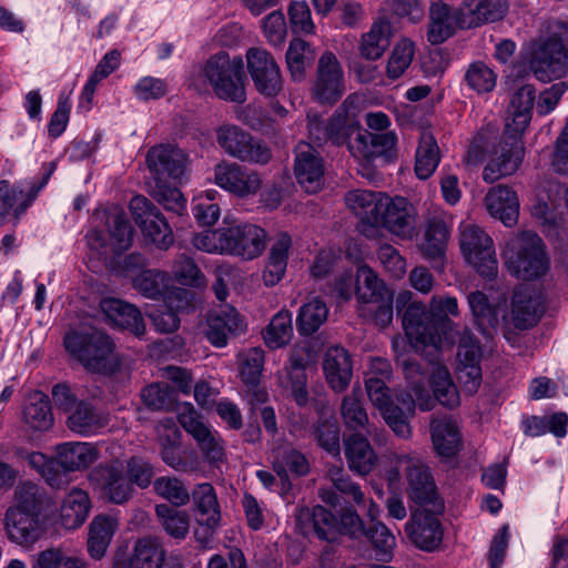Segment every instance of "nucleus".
<instances>
[{
	"instance_id": "412c9836",
	"label": "nucleus",
	"mask_w": 568,
	"mask_h": 568,
	"mask_svg": "<svg viewBox=\"0 0 568 568\" xmlns=\"http://www.w3.org/2000/svg\"><path fill=\"white\" fill-rule=\"evenodd\" d=\"M324 160L307 142H300L295 149L294 173L301 187L310 194L324 185Z\"/></svg>"
},
{
	"instance_id": "9d476101",
	"label": "nucleus",
	"mask_w": 568,
	"mask_h": 568,
	"mask_svg": "<svg viewBox=\"0 0 568 568\" xmlns=\"http://www.w3.org/2000/svg\"><path fill=\"white\" fill-rule=\"evenodd\" d=\"M131 215L145 239L158 248L168 250L174 243L170 224L159 207L144 195H135L130 201Z\"/></svg>"
},
{
	"instance_id": "b1692460",
	"label": "nucleus",
	"mask_w": 568,
	"mask_h": 568,
	"mask_svg": "<svg viewBox=\"0 0 568 568\" xmlns=\"http://www.w3.org/2000/svg\"><path fill=\"white\" fill-rule=\"evenodd\" d=\"M440 513H432L423 508L414 513L405 525V531L413 544L424 550H434L443 539L442 524L437 517Z\"/></svg>"
},
{
	"instance_id": "f3484780",
	"label": "nucleus",
	"mask_w": 568,
	"mask_h": 568,
	"mask_svg": "<svg viewBox=\"0 0 568 568\" xmlns=\"http://www.w3.org/2000/svg\"><path fill=\"white\" fill-rule=\"evenodd\" d=\"M246 64L251 79L258 93L275 97L283 88L280 68L270 52L251 48L246 52Z\"/></svg>"
},
{
	"instance_id": "6e6552de",
	"label": "nucleus",
	"mask_w": 568,
	"mask_h": 568,
	"mask_svg": "<svg viewBox=\"0 0 568 568\" xmlns=\"http://www.w3.org/2000/svg\"><path fill=\"white\" fill-rule=\"evenodd\" d=\"M402 473L406 477L408 496L415 504L432 513H443L444 501L429 468L420 459L400 456L396 467L389 471V478L397 479Z\"/></svg>"
},
{
	"instance_id": "8fccbe9b",
	"label": "nucleus",
	"mask_w": 568,
	"mask_h": 568,
	"mask_svg": "<svg viewBox=\"0 0 568 568\" xmlns=\"http://www.w3.org/2000/svg\"><path fill=\"white\" fill-rule=\"evenodd\" d=\"M165 556L166 550L160 539L145 536L135 541L130 558L133 560L135 568H161Z\"/></svg>"
},
{
	"instance_id": "c9c22d12",
	"label": "nucleus",
	"mask_w": 568,
	"mask_h": 568,
	"mask_svg": "<svg viewBox=\"0 0 568 568\" xmlns=\"http://www.w3.org/2000/svg\"><path fill=\"white\" fill-rule=\"evenodd\" d=\"M385 193L368 190L349 191L345 196L346 205L364 223L375 226L381 221V210Z\"/></svg>"
},
{
	"instance_id": "7ed1b4c3",
	"label": "nucleus",
	"mask_w": 568,
	"mask_h": 568,
	"mask_svg": "<svg viewBox=\"0 0 568 568\" xmlns=\"http://www.w3.org/2000/svg\"><path fill=\"white\" fill-rule=\"evenodd\" d=\"M63 343L70 355L89 372L110 376L121 368V362L114 356V343L102 331H72L65 335Z\"/></svg>"
},
{
	"instance_id": "603ef678",
	"label": "nucleus",
	"mask_w": 568,
	"mask_h": 568,
	"mask_svg": "<svg viewBox=\"0 0 568 568\" xmlns=\"http://www.w3.org/2000/svg\"><path fill=\"white\" fill-rule=\"evenodd\" d=\"M285 58L293 80L302 81L306 77V69L313 65L316 52L308 42L302 39H293L290 42Z\"/></svg>"
},
{
	"instance_id": "ddd939ff",
	"label": "nucleus",
	"mask_w": 568,
	"mask_h": 568,
	"mask_svg": "<svg viewBox=\"0 0 568 568\" xmlns=\"http://www.w3.org/2000/svg\"><path fill=\"white\" fill-rule=\"evenodd\" d=\"M460 250L466 261L486 278L497 274L493 240L478 226L466 227L460 236Z\"/></svg>"
},
{
	"instance_id": "79ce46f5",
	"label": "nucleus",
	"mask_w": 568,
	"mask_h": 568,
	"mask_svg": "<svg viewBox=\"0 0 568 568\" xmlns=\"http://www.w3.org/2000/svg\"><path fill=\"white\" fill-rule=\"evenodd\" d=\"M307 365L308 355L303 349H294L291 352L285 366L291 383L292 396L295 403L301 407L306 406L310 399L305 372Z\"/></svg>"
},
{
	"instance_id": "20e7f679",
	"label": "nucleus",
	"mask_w": 568,
	"mask_h": 568,
	"mask_svg": "<svg viewBox=\"0 0 568 568\" xmlns=\"http://www.w3.org/2000/svg\"><path fill=\"white\" fill-rule=\"evenodd\" d=\"M568 26L560 20L548 22L547 36L534 42L529 68L541 82H550L561 77L568 68Z\"/></svg>"
},
{
	"instance_id": "052dcab7",
	"label": "nucleus",
	"mask_w": 568,
	"mask_h": 568,
	"mask_svg": "<svg viewBox=\"0 0 568 568\" xmlns=\"http://www.w3.org/2000/svg\"><path fill=\"white\" fill-rule=\"evenodd\" d=\"M143 403L151 410H173L178 403V393L168 383H154L142 389Z\"/></svg>"
},
{
	"instance_id": "c756f323",
	"label": "nucleus",
	"mask_w": 568,
	"mask_h": 568,
	"mask_svg": "<svg viewBox=\"0 0 568 568\" xmlns=\"http://www.w3.org/2000/svg\"><path fill=\"white\" fill-rule=\"evenodd\" d=\"M460 22L474 29L501 20L508 11V0H463Z\"/></svg>"
},
{
	"instance_id": "5fc2aeb1",
	"label": "nucleus",
	"mask_w": 568,
	"mask_h": 568,
	"mask_svg": "<svg viewBox=\"0 0 568 568\" xmlns=\"http://www.w3.org/2000/svg\"><path fill=\"white\" fill-rule=\"evenodd\" d=\"M440 160L439 148L432 133L424 132L415 156V173L418 179L426 180L433 175Z\"/></svg>"
},
{
	"instance_id": "423d86ee",
	"label": "nucleus",
	"mask_w": 568,
	"mask_h": 568,
	"mask_svg": "<svg viewBox=\"0 0 568 568\" xmlns=\"http://www.w3.org/2000/svg\"><path fill=\"white\" fill-rule=\"evenodd\" d=\"M202 73L219 99L239 104L246 101L241 57L231 59L226 52H217L207 59Z\"/></svg>"
},
{
	"instance_id": "2eb2a0df",
	"label": "nucleus",
	"mask_w": 568,
	"mask_h": 568,
	"mask_svg": "<svg viewBox=\"0 0 568 568\" xmlns=\"http://www.w3.org/2000/svg\"><path fill=\"white\" fill-rule=\"evenodd\" d=\"M345 91L344 73L337 57L325 51L318 59L312 95L321 104H334Z\"/></svg>"
},
{
	"instance_id": "2f4dec72",
	"label": "nucleus",
	"mask_w": 568,
	"mask_h": 568,
	"mask_svg": "<svg viewBox=\"0 0 568 568\" xmlns=\"http://www.w3.org/2000/svg\"><path fill=\"white\" fill-rule=\"evenodd\" d=\"M434 449L442 458L455 457L462 447L459 427L452 417H434L429 425Z\"/></svg>"
},
{
	"instance_id": "a878e982",
	"label": "nucleus",
	"mask_w": 568,
	"mask_h": 568,
	"mask_svg": "<svg viewBox=\"0 0 568 568\" xmlns=\"http://www.w3.org/2000/svg\"><path fill=\"white\" fill-rule=\"evenodd\" d=\"M244 328L241 314L233 306L225 304L209 314L205 336L212 345L223 347L230 336L241 334Z\"/></svg>"
},
{
	"instance_id": "13d9d810",
	"label": "nucleus",
	"mask_w": 568,
	"mask_h": 568,
	"mask_svg": "<svg viewBox=\"0 0 568 568\" xmlns=\"http://www.w3.org/2000/svg\"><path fill=\"white\" fill-rule=\"evenodd\" d=\"M262 334L266 346L271 349H277L287 345L293 336L291 312L286 310L277 312Z\"/></svg>"
},
{
	"instance_id": "cd10ccee",
	"label": "nucleus",
	"mask_w": 568,
	"mask_h": 568,
	"mask_svg": "<svg viewBox=\"0 0 568 568\" xmlns=\"http://www.w3.org/2000/svg\"><path fill=\"white\" fill-rule=\"evenodd\" d=\"M39 516L20 509H7L4 525L9 539L18 545H32L38 541L44 534Z\"/></svg>"
},
{
	"instance_id": "680f3d73",
	"label": "nucleus",
	"mask_w": 568,
	"mask_h": 568,
	"mask_svg": "<svg viewBox=\"0 0 568 568\" xmlns=\"http://www.w3.org/2000/svg\"><path fill=\"white\" fill-rule=\"evenodd\" d=\"M362 390L353 387L352 393L346 395L341 404V414L345 426L352 430L364 429L368 424V416L363 407Z\"/></svg>"
},
{
	"instance_id": "6ab92c4d",
	"label": "nucleus",
	"mask_w": 568,
	"mask_h": 568,
	"mask_svg": "<svg viewBox=\"0 0 568 568\" xmlns=\"http://www.w3.org/2000/svg\"><path fill=\"white\" fill-rule=\"evenodd\" d=\"M214 182L240 197L254 195L262 186V178L257 172L227 161H222L214 166Z\"/></svg>"
},
{
	"instance_id": "1a4fd4ad",
	"label": "nucleus",
	"mask_w": 568,
	"mask_h": 568,
	"mask_svg": "<svg viewBox=\"0 0 568 568\" xmlns=\"http://www.w3.org/2000/svg\"><path fill=\"white\" fill-rule=\"evenodd\" d=\"M216 141L225 153L242 162L266 164L272 158V151L260 139L235 124H225L216 130Z\"/></svg>"
},
{
	"instance_id": "c03bdc74",
	"label": "nucleus",
	"mask_w": 568,
	"mask_h": 568,
	"mask_svg": "<svg viewBox=\"0 0 568 568\" xmlns=\"http://www.w3.org/2000/svg\"><path fill=\"white\" fill-rule=\"evenodd\" d=\"M392 23L386 19L375 21L371 30L362 36L359 52L366 60H377L390 45Z\"/></svg>"
},
{
	"instance_id": "4be33fe9",
	"label": "nucleus",
	"mask_w": 568,
	"mask_h": 568,
	"mask_svg": "<svg viewBox=\"0 0 568 568\" xmlns=\"http://www.w3.org/2000/svg\"><path fill=\"white\" fill-rule=\"evenodd\" d=\"M337 517L321 505L301 508L295 517L296 528L304 537L316 536L327 542L339 537Z\"/></svg>"
},
{
	"instance_id": "e2e57ef3",
	"label": "nucleus",
	"mask_w": 568,
	"mask_h": 568,
	"mask_svg": "<svg viewBox=\"0 0 568 568\" xmlns=\"http://www.w3.org/2000/svg\"><path fill=\"white\" fill-rule=\"evenodd\" d=\"M153 489L158 496L168 500L170 506L180 508L191 500V494L184 483L170 476H162L153 481Z\"/></svg>"
},
{
	"instance_id": "aec40b11",
	"label": "nucleus",
	"mask_w": 568,
	"mask_h": 568,
	"mask_svg": "<svg viewBox=\"0 0 568 568\" xmlns=\"http://www.w3.org/2000/svg\"><path fill=\"white\" fill-rule=\"evenodd\" d=\"M396 144L397 138L394 132L372 133L363 129L349 144V152L363 161L379 159L383 163H389L397 159Z\"/></svg>"
},
{
	"instance_id": "bf43d9fd",
	"label": "nucleus",
	"mask_w": 568,
	"mask_h": 568,
	"mask_svg": "<svg viewBox=\"0 0 568 568\" xmlns=\"http://www.w3.org/2000/svg\"><path fill=\"white\" fill-rule=\"evenodd\" d=\"M364 538L371 542L377 560H392L396 538L385 524L382 521L369 523Z\"/></svg>"
},
{
	"instance_id": "e433bc0d",
	"label": "nucleus",
	"mask_w": 568,
	"mask_h": 568,
	"mask_svg": "<svg viewBox=\"0 0 568 568\" xmlns=\"http://www.w3.org/2000/svg\"><path fill=\"white\" fill-rule=\"evenodd\" d=\"M291 247V235L287 232H280L271 245L267 262L262 275L266 286L276 285L285 275Z\"/></svg>"
},
{
	"instance_id": "0e129e2a",
	"label": "nucleus",
	"mask_w": 568,
	"mask_h": 568,
	"mask_svg": "<svg viewBox=\"0 0 568 568\" xmlns=\"http://www.w3.org/2000/svg\"><path fill=\"white\" fill-rule=\"evenodd\" d=\"M169 283L170 276L158 270H143L133 278V287L153 300L164 296Z\"/></svg>"
},
{
	"instance_id": "58836bf2",
	"label": "nucleus",
	"mask_w": 568,
	"mask_h": 568,
	"mask_svg": "<svg viewBox=\"0 0 568 568\" xmlns=\"http://www.w3.org/2000/svg\"><path fill=\"white\" fill-rule=\"evenodd\" d=\"M22 417L24 424L32 430L45 432L53 426V414L48 395L36 390L26 399Z\"/></svg>"
},
{
	"instance_id": "864d4df0",
	"label": "nucleus",
	"mask_w": 568,
	"mask_h": 568,
	"mask_svg": "<svg viewBox=\"0 0 568 568\" xmlns=\"http://www.w3.org/2000/svg\"><path fill=\"white\" fill-rule=\"evenodd\" d=\"M403 373L412 392L417 397L418 408L427 412L434 408V399L425 388L427 372L420 363L413 358L402 362Z\"/></svg>"
},
{
	"instance_id": "338daca9",
	"label": "nucleus",
	"mask_w": 568,
	"mask_h": 568,
	"mask_svg": "<svg viewBox=\"0 0 568 568\" xmlns=\"http://www.w3.org/2000/svg\"><path fill=\"white\" fill-rule=\"evenodd\" d=\"M17 505L9 509H20L21 511L40 515L44 494L42 489L32 481H23L16 488Z\"/></svg>"
},
{
	"instance_id": "49530a36",
	"label": "nucleus",
	"mask_w": 568,
	"mask_h": 568,
	"mask_svg": "<svg viewBox=\"0 0 568 568\" xmlns=\"http://www.w3.org/2000/svg\"><path fill=\"white\" fill-rule=\"evenodd\" d=\"M429 384L435 402L452 409L460 404V397L456 385L454 384L448 368L444 365L433 366Z\"/></svg>"
},
{
	"instance_id": "dca6fc26",
	"label": "nucleus",
	"mask_w": 568,
	"mask_h": 568,
	"mask_svg": "<svg viewBox=\"0 0 568 568\" xmlns=\"http://www.w3.org/2000/svg\"><path fill=\"white\" fill-rule=\"evenodd\" d=\"M153 183L168 182V179L181 182L187 165L185 152L173 144H159L150 148L145 156Z\"/></svg>"
},
{
	"instance_id": "72a5a7b5",
	"label": "nucleus",
	"mask_w": 568,
	"mask_h": 568,
	"mask_svg": "<svg viewBox=\"0 0 568 568\" xmlns=\"http://www.w3.org/2000/svg\"><path fill=\"white\" fill-rule=\"evenodd\" d=\"M539 300L527 286L517 287L511 297V322L517 329L524 331L535 326L541 317Z\"/></svg>"
},
{
	"instance_id": "4d7b16f0",
	"label": "nucleus",
	"mask_w": 568,
	"mask_h": 568,
	"mask_svg": "<svg viewBox=\"0 0 568 568\" xmlns=\"http://www.w3.org/2000/svg\"><path fill=\"white\" fill-rule=\"evenodd\" d=\"M328 307L318 297L303 304L296 318V328L300 335L310 336L326 322Z\"/></svg>"
},
{
	"instance_id": "bb28decb",
	"label": "nucleus",
	"mask_w": 568,
	"mask_h": 568,
	"mask_svg": "<svg viewBox=\"0 0 568 568\" xmlns=\"http://www.w3.org/2000/svg\"><path fill=\"white\" fill-rule=\"evenodd\" d=\"M381 212V221L375 226H383L390 233L403 239L410 237L414 232L413 207L405 197L392 199L386 195Z\"/></svg>"
},
{
	"instance_id": "4c0bfd02",
	"label": "nucleus",
	"mask_w": 568,
	"mask_h": 568,
	"mask_svg": "<svg viewBox=\"0 0 568 568\" xmlns=\"http://www.w3.org/2000/svg\"><path fill=\"white\" fill-rule=\"evenodd\" d=\"M101 308L114 325L129 329L135 335L145 332L141 312L132 304L118 298H104Z\"/></svg>"
},
{
	"instance_id": "a211bd4d",
	"label": "nucleus",
	"mask_w": 568,
	"mask_h": 568,
	"mask_svg": "<svg viewBox=\"0 0 568 568\" xmlns=\"http://www.w3.org/2000/svg\"><path fill=\"white\" fill-rule=\"evenodd\" d=\"M89 483L100 497L112 504H123L133 494V487L128 481L120 466L98 465L89 474Z\"/></svg>"
},
{
	"instance_id": "f03ea898",
	"label": "nucleus",
	"mask_w": 568,
	"mask_h": 568,
	"mask_svg": "<svg viewBox=\"0 0 568 568\" xmlns=\"http://www.w3.org/2000/svg\"><path fill=\"white\" fill-rule=\"evenodd\" d=\"M395 305L402 317L404 332L414 348H439L444 341L456 343L455 323L449 318V315L459 314L455 297L434 295L429 308H426L424 303L413 301L410 291H402L396 296Z\"/></svg>"
},
{
	"instance_id": "69168bd1",
	"label": "nucleus",
	"mask_w": 568,
	"mask_h": 568,
	"mask_svg": "<svg viewBox=\"0 0 568 568\" xmlns=\"http://www.w3.org/2000/svg\"><path fill=\"white\" fill-rule=\"evenodd\" d=\"M150 195L166 211L183 215L186 210V200L176 186L169 182L150 183Z\"/></svg>"
},
{
	"instance_id": "ea45409f",
	"label": "nucleus",
	"mask_w": 568,
	"mask_h": 568,
	"mask_svg": "<svg viewBox=\"0 0 568 568\" xmlns=\"http://www.w3.org/2000/svg\"><path fill=\"white\" fill-rule=\"evenodd\" d=\"M97 458L94 449L88 443H65L58 447L55 467L61 474L87 468Z\"/></svg>"
},
{
	"instance_id": "f704fd0d",
	"label": "nucleus",
	"mask_w": 568,
	"mask_h": 568,
	"mask_svg": "<svg viewBox=\"0 0 568 568\" xmlns=\"http://www.w3.org/2000/svg\"><path fill=\"white\" fill-rule=\"evenodd\" d=\"M344 452L349 469L358 475L369 474L377 463L376 453L362 434L348 436L344 440Z\"/></svg>"
},
{
	"instance_id": "f257e3e1",
	"label": "nucleus",
	"mask_w": 568,
	"mask_h": 568,
	"mask_svg": "<svg viewBox=\"0 0 568 568\" xmlns=\"http://www.w3.org/2000/svg\"><path fill=\"white\" fill-rule=\"evenodd\" d=\"M536 99V89L530 84L519 88L513 95L508 113L511 122L506 123L503 135L488 150V136L478 133L471 141L467 156L469 162H479L489 154V162L484 168L483 179L487 183L514 174L524 159L521 134L531 120V111Z\"/></svg>"
},
{
	"instance_id": "9b49d317",
	"label": "nucleus",
	"mask_w": 568,
	"mask_h": 568,
	"mask_svg": "<svg viewBox=\"0 0 568 568\" xmlns=\"http://www.w3.org/2000/svg\"><path fill=\"white\" fill-rule=\"evenodd\" d=\"M131 215L145 239L158 248L168 250L174 243L170 224L159 207L144 195H135L130 201Z\"/></svg>"
},
{
	"instance_id": "0eeeda50",
	"label": "nucleus",
	"mask_w": 568,
	"mask_h": 568,
	"mask_svg": "<svg viewBox=\"0 0 568 568\" xmlns=\"http://www.w3.org/2000/svg\"><path fill=\"white\" fill-rule=\"evenodd\" d=\"M52 399L58 409L67 415L65 425L74 434L91 436L108 424L105 415L92 402L78 399L65 383L52 387Z\"/></svg>"
},
{
	"instance_id": "f8f14e48",
	"label": "nucleus",
	"mask_w": 568,
	"mask_h": 568,
	"mask_svg": "<svg viewBox=\"0 0 568 568\" xmlns=\"http://www.w3.org/2000/svg\"><path fill=\"white\" fill-rule=\"evenodd\" d=\"M131 215L145 239L158 248L168 250L174 243L170 224L159 207L144 195H135L130 201Z\"/></svg>"
},
{
	"instance_id": "39448f33",
	"label": "nucleus",
	"mask_w": 568,
	"mask_h": 568,
	"mask_svg": "<svg viewBox=\"0 0 568 568\" xmlns=\"http://www.w3.org/2000/svg\"><path fill=\"white\" fill-rule=\"evenodd\" d=\"M504 256L510 273L524 281L541 277L549 267L544 242L531 231H524L511 240Z\"/></svg>"
},
{
	"instance_id": "393cba45",
	"label": "nucleus",
	"mask_w": 568,
	"mask_h": 568,
	"mask_svg": "<svg viewBox=\"0 0 568 568\" xmlns=\"http://www.w3.org/2000/svg\"><path fill=\"white\" fill-rule=\"evenodd\" d=\"M460 12H463L460 6L453 9L442 0L433 1L429 7L428 42L433 45L442 44L455 34L456 29H469L462 26Z\"/></svg>"
},
{
	"instance_id": "c85d7f7f",
	"label": "nucleus",
	"mask_w": 568,
	"mask_h": 568,
	"mask_svg": "<svg viewBox=\"0 0 568 568\" xmlns=\"http://www.w3.org/2000/svg\"><path fill=\"white\" fill-rule=\"evenodd\" d=\"M272 469L280 477L283 488H290V475L306 476L310 473V463L301 450L291 444H283L272 452Z\"/></svg>"
},
{
	"instance_id": "a18cd8bd",
	"label": "nucleus",
	"mask_w": 568,
	"mask_h": 568,
	"mask_svg": "<svg viewBox=\"0 0 568 568\" xmlns=\"http://www.w3.org/2000/svg\"><path fill=\"white\" fill-rule=\"evenodd\" d=\"M118 528L115 518L105 515H99L90 524L88 551L93 559H101L113 538Z\"/></svg>"
},
{
	"instance_id": "774afa93",
	"label": "nucleus",
	"mask_w": 568,
	"mask_h": 568,
	"mask_svg": "<svg viewBox=\"0 0 568 568\" xmlns=\"http://www.w3.org/2000/svg\"><path fill=\"white\" fill-rule=\"evenodd\" d=\"M33 568H88L83 560L69 556L61 548H48L40 551L33 561Z\"/></svg>"
},
{
	"instance_id": "6e6d98bb",
	"label": "nucleus",
	"mask_w": 568,
	"mask_h": 568,
	"mask_svg": "<svg viewBox=\"0 0 568 568\" xmlns=\"http://www.w3.org/2000/svg\"><path fill=\"white\" fill-rule=\"evenodd\" d=\"M468 303L477 328L484 336H491L498 325V312L490 305L489 300L483 292L476 291L468 295Z\"/></svg>"
},
{
	"instance_id": "3c124183",
	"label": "nucleus",
	"mask_w": 568,
	"mask_h": 568,
	"mask_svg": "<svg viewBox=\"0 0 568 568\" xmlns=\"http://www.w3.org/2000/svg\"><path fill=\"white\" fill-rule=\"evenodd\" d=\"M390 291L368 266H359L355 275V295L358 302L375 304L376 301L387 297Z\"/></svg>"
},
{
	"instance_id": "473e14b6",
	"label": "nucleus",
	"mask_w": 568,
	"mask_h": 568,
	"mask_svg": "<svg viewBox=\"0 0 568 568\" xmlns=\"http://www.w3.org/2000/svg\"><path fill=\"white\" fill-rule=\"evenodd\" d=\"M485 205L491 216L510 227L517 223L519 201L515 191L506 185L491 187L485 196Z\"/></svg>"
},
{
	"instance_id": "09e8293b",
	"label": "nucleus",
	"mask_w": 568,
	"mask_h": 568,
	"mask_svg": "<svg viewBox=\"0 0 568 568\" xmlns=\"http://www.w3.org/2000/svg\"><path fill=\"white\" fill-rule=\"evenodd\" d=\"M190 494L193 500L194 510L201 515V518H204L210 527H219L221 521V511L216 493L212 484H197Z\"/></svg>"
},
{
	"instance_id": "5701e85b",
	"label": "nucleus",
	"mask_w": 568,
	"mask_h": 568,
	"mask_svg": "<svg viewBox=\"0 0 568 568\" xmlns=\"http://www.w3.org/2000/svg\"><path fill=\"white\" fill-rule=\"evenodd\" d=\"M358 99L356 95H348L344 102L328 118L329 142L333 145L341 146L354 142L353 135L357 136L363 131L357 119Z\"/></svg>"
},
{
	"instance_id": "7c9ffc66",
	"label": "nucleus",
	"mask_w": 568,
	"mask_h": 568,
	"mask_svg": "<svg viewBox=\"0 0 568 568\" xmlns=\"http://www.w3.org/2000/svg\"><path fill=\"white\" fill-rule=\"evenodd\" d=\"M323 371L329 387L336 392H344L353 376V363L349 353L341 347H329L323 359Z\"/></svg>"
},
{
	"instance_id": "4468645a",
	"label": "nucleus",
	"mask_w": 568,
	"mask_h": 568,
	"mask_svg": "<svg viewBox=\"0 0 568 568\" xmlns=\"http://www.w3.org/2000/svg\"><path fill=\"white\" fill-rule=\"evenodd\" d=\"M224 252L244 260L258 257L266 247L267 233L256 224L244 223L223 227Z\"/></svg>"
},
{
	"instance_id": "a19ab883",
	"label": "nucleus",
	"mask_w": 568,
	"mask_h": 568,
	"mask_svg": "<svg viewBox=\"0 0 568 568\" xmlns=\"http://www.w3.org/2000/svg\"><path fill=\"white\" fill-rule=\"evenodd\" d=\"M91 501L88 493L73 488L64 497L60 508V521L65 529H77L89 516Z\"/></svg>"
},
{
	"instance_id": "de8ad7c7",
	"label": "nucleus",
	"mask_w": 568,
	"mask_h": 568,
	"mask_svg": "<svg viewBox=\"0 0 568 568\" xmlns=\"http://www.w3.org/2000/svg\"><path fill=\"white\" fill-rule=\"evenodd\" d=\"M448 237L449 229L446 222L439 216L429 219L424 242L420 244L423 255L433 261H440L444 257Z\"/></svg>"
},
{
	"instance_id": "37998d69",
	"label": "nucleus",
	"mask_w": 568,
	"mask_h": 568,
	"mask_svg": "<svg viewBox=\"0 0 568 568\" xmlns=\"http://www.w3.org/2000/svg\"><path fill=\"white\" fill-rule=\"evenodd\" d=\"M155 515L163 531L176 544L187 537L191 516L186 510L175 508L169 504H159L155 506Z\"/></svg>"
}]
</instances>
